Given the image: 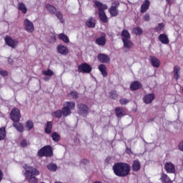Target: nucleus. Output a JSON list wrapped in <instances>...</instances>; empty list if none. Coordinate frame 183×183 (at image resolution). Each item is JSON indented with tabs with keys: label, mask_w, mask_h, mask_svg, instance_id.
Returning a JSON list of instances; mask_svg holds the SVG:
<instances>
[{
	"label": "nucleus",
	"mask_w": 183,
	"mask_h": 183,
	"mask_svg": "<svg viewBox=\"0 0 183 183\" xmlns=\"http://www.w3.org/2000/svg\"><path fill=\"white\" fill-rule=\"evenodd\" d=\"M113 170L117 177H127L131 171V166L125 163H117L113 166Z\"/></svg>",
	"instance_id": "2"
},
{
	"label": "nucleus",
	"mask_w": 183,
	"mask_h": 183,
	"mask_svg": "<svg viewBox=\"0 0 183 183\" xmlns=\"http://www.w3.org/2000/svg\"><path fill=\"white\" fill-rule=\"evenodd\" d=\"M5 42L6 45L11 46V48H16V46H18V41L14 40L11 36H6L5 38Z\"/></svg>",
	"instance_id": "11"
},
{
	"label": "nucleus",
	"mask_w": 183,
	"mask_h": 183,
	"mask_svg": "<svg viewBox=\"0 0 183 183\" xmlns=\"http://www.w3.org/2000/svg\"><path fill=\"white\" fill-rule=\"evenodd\" d=\"M126 152H127V154H131V149L127 147Z\"/></svg>",
	"instance_id": "51"
},
{
	"label": "nucleus",
	"mask_w": 183,
	"mask_h": 183,
	"mask_svg": "<svg viewBox=\"0 0 183 183\" xmlns=\"http://www.w3.org/2000/svg\"><path fill=\"white\" fill-rule=\"evenodd\" d=\"M133 32L136 35H141L142 34V29L141 27H135L133 29Z\"/></svg>",
	"instance_id": "42"
},
{
	"label": "nucleus",
	"mask_w": 183,
	"mask_h": 183,
	"mask_svg": "<svg viewBox=\"0 0 183 183\" xmlns=\"http://www.w3.org/2000/svg\"><path fill=\"white\" fill-rule=\"evenodd\" d=\"M43 75H45V76H52L54 75V71L51 69L44 70L42 71Z\"/></svg>",
	"instance_id": "41"
},
{
	"label": "nucleus",
	"mask_w": 183,
	"mask_h": 183,
	"mask_svg": "<svg viewBox=\"0 0 183 183\" xmlns=\"http://www.w3.org/2000/svg\"><path fill=\"white\" fill-rule=\"evenodd\" d=\"M114 111L118 118H122V117L125 115V110H124V108L117 107Z\"/></svg>",
	"instance_id": "22"
},
{
	"label": "nucleus",
	"mask_w": 183,
	"mask_h": 183,
	"mask_svg": "<svg viewBox=\"0 0 183 183\" xmlns=\"http://www.w3.org/2000/svg\"><path fill=\"white\" fill-rule=\"evenodd\" d=\"M68 97L72 99H76L79 97V94L76 92H71L68 94Z\"/></svg>",
	"instance_id": "39"
},
{
	"label": "nucleus",
	"mask_w": 183,
	"mask_h": 183,
	"mask_svg": "<svg viewBox=\"0 0 183 183\" xmlns=\"http://www.w3.org/2000/svg\"><path fill=\"white\" fill-rule=\"evenodd\" d=\"M78 112L80 115H83V117H86L88 115L89 109L88 107L83 104H79L77 105Z\"/></svg>",
	"instance_id": "8"
},
{
	"label": "nucleus",
	"mask_w": 183,
	"mask_h": 183,
	"mask_svg": "<svg viewBox=\"0 0 183 183\" xmlns=\"http://www.w3.org/2000/svg\"><path fill=\"white\" fill-rule=\"evenodd\" d=\"M8 62H9V64H12V62H14V61L12 60V59H11V58H9L8 59Z\"/></svg>",
	"instance_id": "52"
},
{
	"label": "nucleus",
	"mask_w": 183,
	"mask_h": 183,
	"mask_svg": "<svg viewBox=\"0 0 183 183\" xmlns=\"http://www.w3.org/2000/svg\"><path fill=\"white\" fill-rule=\"evenodd\" d=\"M164 168L168 174H175V165L172 162L165 163Z\"/></svg>",
	"instance_id": "13"
},
{
	"label": "nucleus",
	"mask_w": 183,
	"mask_h": 183,
	"mask_svg": "<svg viewBox=\"0 0 183 183\" xmlns=\"http://www.w3.org/2000/svg\"><path fill=\"white\" fill-rule=\"evenodd\" d=\"M13 127L18 131V132H24V125L18 122H14L13 123Z\"/></svg>",
	"instance_id": "21"
},
{
	"label": "nucleus",
	"mask_w": 183,
	"mask_h": 183,
	"mask_svg": "<svg viewBox=\"0 0 183 183\" xmlns=\"http://www.w3.org/2000/svg\"><path fill=\"white\" fill-rule=\"evenodd\" d=\"M72 109H75V102H66L64 104V108L61 110L64 117H68L71 115Z\"/></svg>",
	"instance_id": "5"
},
{
	"label": "nucleus",
	"mask_w": 183,
	"mask_h": 183,
	"mask_svg": "<svg viewBox=\"0 0 183 183\" xmlns=\"http://www.w3.org/2000/svg\"><path fill=\"white\" fill-rule=\"evenodd\" d=\"M62 111L57 110L53 113H51L52 117H55V118H61L62 117Z\"/></svg>",
	"instance_id": "40"
},
{
	"label": "nucleus",
	"mask_w": 183,
	"mask_h": 183,
	"mask_svg": "<svg viewBox=\"0 0 183 183\" xmlns=\"http://www.w3.org/2000/svg\"><path fill=\"white\" fill-rule=\"evenodd\" d=\"M124 48L127 49H131L134 46V44L131 41V39H128L127 40H122Z\"/></svg>",
	"instance_id": "25"
},
{
	"label": "nucleus",
	"mask_w": 183,
	"mask_h": 183,
	"mask_svg": "<svg viewBox=\"0 0 183 183\" xmlns=\"http://www.w3.org/2000/svg\"><path fill=\"white\" fill-rule=\"evenodd\" d=\"M154 99H155V94L154 93L146 94L143 98L144 104H151Z\"/></svg>",
	"instance_id": "14"
},
{
	"label": "nucleus",
	"mask_w": 183,
	"mask_h": 183,
	"mask_svg": "<svg viewBox=\"0 0 183 183\" xmlns=\"http://www.w3.org/2000/svg\"><path fill=\"white\" fill-rule=\"evenodd\" d=\"M109 98H112V99H117V98H118V94H117V92L111 91L109 92Z\"/></svg>",
	"instance_id": "43"
},
{
	"label": "nucleus",
	"mask_w": 183,
	"mask_h": 183,
	"mask_svg": "<svg viewBox=\"0 0 183 183\" xmlns=\"http://www.w3.org/2000/svg\"><path fill=\"white\" fill-rule=\"evenodd\" d=\"M86 25L88 28H95V19L92 17H90L86 21Z\"/></svg>",
	"instance_id": "26"
},
{
	"label": "nucleus",
	"mask_w": 183,
	"mask_h": 183,
	"mask_svg": "<svg viewBox=\"0 0 183 183\" xmlns=\"http://www.w3.org/2000/svg\"><path fill=\"white\" fill-rule=\"evenodd\" d=\"M26 145H28V142L26 139L21 140V147H22L23 148H25V147H26Z\"/></svg>",
	"instance_id": "46"
},
{
	"label": "nucleus",
	"mask_w": 183,
	"mask_h": 183,
	"mask_svg": "<svg viewBox=\"0 0 183 183\" xmlns=\"http://www.w3.org/2000/svg\"><path fill=\"white\" fill-rule=\"evenodd\" d=\"M128 102H129V100H128L127 99H125V98H122L119 100V104L121 105H127V104H128Z\"/></svg>",
	"instance_id": "45"
},
{
	"label": "nucleus",
	"mask_w": 183,
	"mask_h": 183,
	"mask_svg": "<svg viewBox=\"0 0 183 183\" xmlns=\"http://www.w3.org/2000/svg\"><path fill=\"white\" fill-rule=\"evenodd\" d=\"M132 169L133 171H139L141 169V164L139 163V161L134 160L132 164Z\"/></svg>",
	"instance_id": "28"
},
{
	"label": "nucleus",
	"mask_w": 183,
	"mask_h": 183,
	"mask_svg": "<svg viewBox=\"0 0 183 183\" xmlns=\"http://www.w3.org/2000/svg\"><path fill=\"white\" fill-rule=\"evenodd\" d=\"M122 41H125L127 39H131V35L127 29H124L121 34Z\"/></svg>",
	"instance_id": "24"
},
{
	"label": "nucleus",
	"mask_w": 183,
	"mask_h": 183,
	"mask_svg": "<svg viewBox=\"0 0 183 183\" xmlns=\"http://www.w3.org/2000/svg\"><path fill=\"white\" fill-rule=\"evenodd\" d=\"M38 157L42 158V157H51L54 155V152H52V147L47 145L44 146L43 148L40 149L37 153Z\"/></svg>",
	"instance_id": "4"
},
{
	"label": "nucleus",
	"mask_w": 183,
	"mask_h": 183,
	"mask_svg": "<svg viewBox=\"0 0 183 183\" xmlns=\"http://www.w3.org/2000/svg\"><path fill=\"white\" fill-rule=\"evenodd\" d=\"M10 118L13 122H19L21 121V112L17 108H14L10 113Z\"/></svg>",
	"instance_id": "6"
},
{
	"label": "nucleus",
	"mask_w": 183,
	"mask_h": 183,
	"mask_svg": "<svg viewBox=\"0 0 183 183\" xmlns=\"http://www.w3.org/2000/svg\"><path fill=\"white\" fill-rule=\"evenodd\" d=\"M0 75H1L2 76H7L8 71L5 70H0Z\"/></svg>",
	"instance_id": "47"
},
{
	"label": "nucleus",
	"mask_w": 183,
	"mask_h": 183,
	"mask_svg": "<svg viewBox=\"0 0 183 183\" xmlns=\"http://www.w3.org/2000/svg\"><path fill=\"white\" fill-rule=\"evenodd\" d=\"M57 52L61 54V55H68V54H69V50L66 46L60 44L57 46Z\"/></svg>",
	"instance_id": "15"
},
{
	"label": "nucleus",
	"mask_w": 183,
	"mask_h": 183,
	"mask_svg": "<svg viewBox=\"0 0 183 183\" xmlns=\"http://www.w3.org/2000/svg\"><path fill=\"white\" fill-rule=\"evenodd\" d=\"M51 138L54 142H58L61 139V136L59 135V134H58V132H54L51 134Z\"/></svg>",
	"instance_id": "33"
},
{
	"label": "nucleus",
	"mask_w": 183,
	"mask_h": 183,
	"mask_svg": "<svg viewBox=\"0 0 183 183\" xmlns=\"http://www.w3.org/2000/svg\"><path fill=\"white\" fill-rule=\"evenodd\" d=\"M18 8L19 11L22 12V14H26L28 9L26 8V6L25 4L20 2L18 4Z\"/></svg>",
	"instance_id": "29"
},
{
	"label": "nucleus",
	"mask_w": 183,
	"mask_h": 183,
	"mask_svg": "<svg viewBox=\"0 0 183 183\" xmlns=\"http://www.w3.org/2000/svg\"><path fill=\"white\" fill-rule=\"evenodd\" d=\"M88 162V160L86 159H84L81 160V164H86Z\"/></svg>",
	"instance_id": "50"
},
{
	"label": "nucleus",
	"mask_w": 183,
	"mask_h": 183,
	"mask_svg": "<svg viewBox=\"0 0 183 183\" xmlns=\"http://www.w3.org/2000/svg\"><path fill=\"white\" fill-rule=\"evenodd\" d=\"M23 168L26 171L24 176L25 178L28 180L29 183H37L38 180H36L35 175H39V172L38 169L28 164L23 165Z\"/></svg>",
	"instance_id": "1"
},
{
	"label": "nucleus",
	"mask_w": 183,
	"mask_h": 183,
	"mask_svg": "<svg viewBox=\"0 0 183 183\" xmlns=\"http://www.w3.org/2000/svg\"><path fill=\"white\" fill-rule=\"evenodd\" d=\"M164 28H165V24L163 23H159L158 26L154 29L155 32H161V31H164Z\"/></svg>",
	"instance_id": "38"
},
{
	"label": "nucleus",
	"mask_w": 183,
	"mask_h": 183,
	"mask_svg": "<svg viewBox=\"0 0 183 183\" xmlns=\"http://www.w3.org/2000/svg\"><path fill=\"white\" fill-rule=\"evenodd\" d=\"M99 71H100L102 75L104 78L108 75V72L107 71V66H105L104 64H102L99 66Z\"/></svg>",
	"instance_id": "23"
},
{
	"label": "nucleus",
	"mask_w": 183,
	"mask_h": 183,
	"mask_svg": "<svg viewBox=\"0 0 183 183\" xmlns=\"http://www.w3.org/2000/svg\"><path fill=\"white\" fill-rule=\"evenodd\" d=\"M92 71V68L86 63H84L78 66L79 72H84L85 74H89Z\"/></svg>",
	"instance_id": "10"
},
{
	"label": "nucleus",
	"mask_w": 183,
	"mask_h": 183,
	"mask_svg": "<svg viewBox=\"0 0 183 183\" xmlns=\"http://www.w3.org/2000/svg\"><path fill=\"white\" fill-rule=\"evenodd\" d=\"M59 38L63 41V42H65V44H69V38L68 36L65 35L64 34H59Z\"/></svg>",
	"instance_id": "34"
},
{
	"label": "nucleus",
	"mask_w": 183,
	"mask_h": 183,
	"mask_svg": "<svg viewBox=\"0 0 183 183\" xmlns=\"http://www.w3.org/2000/svg\"><path fill=\"white\" fill-rule=\"evenodd\" d=\"M5 137H6V131L5 127H1L0 128V141L5 139Z\"/></svg>",
	"instance_id": "37"
},
{
	"label": "nucleus",
	"mask_w": 183,
	"mask_h": 183,
	"mask_svg": "<svg viewBox=\"0 0 183 183\" xmlns=\"http://www.w3.org/2000/svg\"><path fill=\"white\" fill-rule=\"evenodd\" d=\"M44 81H48V80H49V78H48V77H44Z\"/></svg>",
	"instance_id": "55"
},
{
	"label": "nucleus",
	"mask_w": 183,
	"mask_h": 183,
	"mask_svg": "<svg viewBox=\"0 0 183 183\" xmlns=\"http://www.w3.org/2000/svg\"><path fill=\"white\" fill-rule=\"evenodd\" d=\"M179 149L183 151V141L179 144Z\"/></svg>",
	"instance_id": "49"
},
{
	"label": "nucleus",
	"mask_w": 183,
	"mask_h": 183,
	"mask_svg": "<svg viewBox=\"0 0 183 183\" xmlns=\"http://www.w3.org/2000/svg\"><path fill=\"white\" fill-rule=\"evenodd\" d=\"M46 9L49 12V14H54L56 12V8L51 4H46Z\"/></svg>",
	"instance_id": "31"
},
{
	"label": "nucleus",
	"mask_w": 183,
	"mask_h": 183,
	"mask_svg": "<svg viewBox=\"0 0 183 183\" xmlns=\"http://www.w3.org/2000/svg\"><path fill=\"white\" fill-rule=\"evenodd\" d=\"M2 181V172L0 170V182Z\"/></svg>",
	"instance_id": "53"
},
{
	"label": "nucleus",
	"mask_w": 183,
	"mask_h": 183,
	"mask_svg": "<svg viewBox=\"0 0 183 183\" xmlns=\"http://www.w3.org/2000/svg\"><path fill=\"white\" fill-rule=\"evenodd\" d=\"M167 4H171V0H166Z\"/></svg>",
	"instance_id": "54"
},
{
	"label": "nucleus",
	"mask_w": 183,
	"mask_h": 183,
	"mask_svg": "<svg viewBox=\"0 0 183 183\" xmlns=\"http://www.w3.org/2000/svg\"><path fill=\"white\" fill-rule=\"evenodd\" d=\"M97 59L102 64H109L111 62V58L105 54H99L97 55Z\"/></svg>",
	"instance_id": "9"
},
{
	"label": "nucleus",
	"mask_w": 183,
	"mask_h": 183,
	"mask_svg": "<svg viewBox=\"0 0 183 183\" xmlns=\"http://www.w3.org/2000/svg\"><path fill=\"white\" fill-rule=\"evenodd\" d=\"M179 71H181V69L178 66H175L174 67V78L176 79V81H178L179 79Z\"/></svg>",
	"instance_id": "27"
},
{
	"label": "nucleus",
	"mask_w": 183,
	"mask_h": 183,
	"mask_svg": "<svg viewBox=\"0 0 183 183\" xmlns=\"http://www.w3.org/2000/svg\"><path fill=\"white\" fill-rule=\"evenodd\" d=\"M47 169H49V171L55 172V171H56V169H58V166H56V164L51 163L49 165H47Z\"/></svg>",
	"instance_id": "36"
},
{
	"label": "nucleus",
	"mask_w": 183,
	"mask_h": 183,
	"mask_svg": "<svg viewBox=\"0 0 183 183\" xmlns=\"http://www.w3.org/2000/svg\"><path fill=\"white\" fill-rule=\"evenodd\" d=\"M114 5L115 6H112L110 7V9H109L112 16H117V15H118V9H117V8H118V5H119V3L115 2Z\"/></svg>",
	"instance_id": "17"
},
{
	"label": "nucleus",
	"mask_w": 183,
	"mask_h": 183,
	"mask_svg": "<svg viewBox=\"0 0 183 183\" xmlns=\"http://www.w3.org/2000/svg\"><path fill=\"white\" fill-rule=\"evenodd\" d=\"M139 88H142V84H141L139 81H133L130 85V89L132 91H137V89H139Z\"/></svg>",
	"instance_id": "20"
},
{
	"label": "nucleus",
	"mask_w": 183,
	"mask_h": 183,
	"mask_svg": "<svg viewBox=\"0 0 183 183\" xmlns=\"http://www.w3.org/2000/svg\"><path fill=\"white\" fill-rule=\"evenodd\" d=\"M158 39L164 45H167V44H169V39H168V36H167V34H160Z\"/></svg>",
	"instance_id": "19"
},
{
	"label": "nucleus",
	"mask_w": 183,
	"mask_h": 183,
	"mask_svg": "<svg viewBox=\"0 0 183 183\" xmlns=\"http://www.w3.org/2000/svg\"><path fill=\"white\" fill-rule=\"evenodd\" d=\"M95 43L97 45H99V46H105L107 44V35L103 34L100 37L96 39Z\"/></svg>",
	"instance_id": "12"
},
{
	"label": "nucleus",
	"mask_w": 183,
	"mask_h": 183,
	"mask_svg": "<svg viewBox=\"0 0 183 183\" xmlns=\"http://www.w3.org/2000/svg\"><path fill=\"white\" fill-rule=\"evenodd\" d=\"M94 4L99 9V18L104 24H107V22H108V17H107V14H105V11H104V10L108 9V6L98 1H95Z\"/></svg>",
	"instance_id": "3"
},
{
	"label": "nucleus",
	"mask_w": 183,
	"mask_h": 183,
	"mask_svg": "<svg viewBox=\"0 0 183 183\" xmlns=\"http://www.w3.org/2000/svg\"><path fill=\"white\" fill-rule=\"evenodd\" d=\"M150 19V17H149V15L148 14H146L144 16V21H149Z\"/></svg>",
	"instance_id": "48"
},
{
	"label": "nucleus",
	"mask_w": 183,
	"mask_h": 183,
	"mask_svg": "<svg viewBox=\"0 0 183 183\" xmlns=\"http://www.w3.org/2000/svg\"><path fill=\"white\" fill-rule=\"evenodd\" d=\"M25 128L27 131H31L34 128V122L32 120H28L25 124Z\"/></svg>",
	"instance_id": "35"
},
{
	"label": "nucleus",
	"mask_w": 183,
	"mask_h": 183,
	"mask_svg": "<svg viewBox=\"0 0 183 183\" xmlns=\"http://www.w3.org/2000/svg\"><path fill=\"white\" fill-rule=\"evenodd\" d=\"M24 26L25 31L27 32L32 33L35 31V27L34 26V23H32L29 19H26L24 22Z\"/></svg>",
	"instance_id": "7"
},
{
	"label": "nucleus",
	"mask_w": 183,
	"mask_h": 183,
	"mask_svg": "<svg viewBox=\"0 0 183 183\" xmlns=\"http://www.w3.org/2000/svg\"><path fill=\"white\" fill-rule=\"evenodd\" d=\"M149 62L151 63L152 66H154L155 68H159L161 64V61H159V59H158V58L154 56H151L149 57Z\"/></svg>",
	"instance_id": "16"
},
{
	"label": "nucleus",
	"mask_w": 183,
	"mask_h": 183,
	"mask_svg": "<svg viewBox=\"0 0 183 183\" xmlns=\"http://www.w3.org/2000/svg\"><path fill=\"white\" fill-rule=\"evenodd\" d=\"M56 18H58V19L60 20V22L61 24H64V20L62 19L63 16H62V14L61 12H59V11L56 12Z\"/></svg>",
	"instance_id": "44"
},
{
	"label": "nucleus",
	"mask_w": 183,
	"mask_h": 183,
	"mask_svg": "<svg viewBox=\"0 0 183 183\" xmlns=\"http://www.w3.org/2000/svg\"><path fill=\"white\" fill-rule=\"evenodd\" d=\"M44 132L46 134H51V132H52V122H47Z\"/></svg>",
	"instance_id": "30"
},
{
	"label": "nucleus",
	"mask_w": 183,
	"mask_h": 183,
	"mask_svg": "<svg viewBox=\"0 0 183 183\" xmlns=\"http://www.w3.org/2000/svg\"><path fill=\"white\" fill-rule=\"evenodd\" d=\"M149 5H151V2H149V0H145L144 2L141 6V11L140 12L142 14H144L149 9Z\"/></svg>",
	"instance_id": "18"
},
{
	"label": "nucleus",
	"mask_w": 183,
	"mask_h": 183,
	"mask_svg": "<svg viewBox=\"0 0 183 183\" xmlns=\"http://www.w3.org/2000/svg\"><path fill=\"white\" fill-rule=\"evenodd\" d=\"M161 181L163 183H172V181H171V179H169V177H168V175H167L164 173L162 174Z\"/></svg>",
	"instance_id": "32"
}]
</instances>
